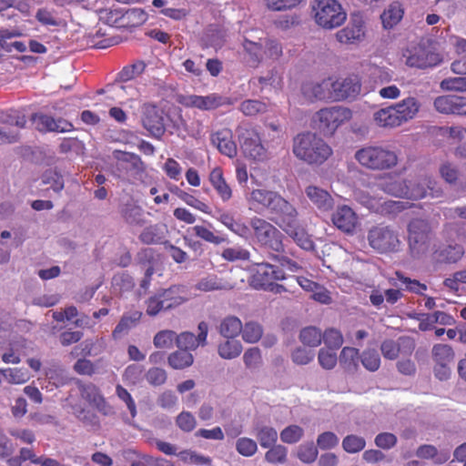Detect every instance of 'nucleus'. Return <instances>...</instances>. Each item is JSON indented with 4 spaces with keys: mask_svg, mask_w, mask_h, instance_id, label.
<instances>
[{
    "mask_svg": "<svg viewBox=\"0 0 466 466\" xmlns=\"http://www.w3.org/2000/svg\"><path fill=\"white\" fill-rule=\"evenodd\" d=\"M293 153L308 164L321 165L329 157L332 150L323 139L307 132L294 137Z\"/></svg>",
    "mask_w": 466,
    "mask_h": 466,
    "instance_id": "f257e3e1",
    "label": "nucleus"
},
{
    "mask_svg": "<svg viewBox=\"0 0 466 466\" xmlns=\"http://www.w3.org/2000/svg\"><path fill=\"white\" fill-rule=\"evenodd\" d=\"M420 103L409 96L399 103L381 108L373 114L375 123L381 127H396L413 119L419 113Z\"/></svg>",
    "mask_w": 466,
    "mask_h": 466,
    "instance_id": "f03ea898",
    "label": "nucleus"
},
{
    "mask_svg": "<svg viewBox=\"0 0 466 466\" xmlns=\"http://www.w3.org/2000/svg\"><path fill=\"white\" fill-rule=\"evenodd\" d=\"M355 159L362 167L370 170H385L398 163L396 153L381 146H368L357 150Z\"/></svg>",
    "mask_w": 466,
    "mask_h": 466,
    "instance_id": "7ed1b4c3",
    "label": "nucleus"
},
{
    "mask_svg": "<svg viewBox=\"0 0 466 466\" xmlns=\"http://www.w3.org/2000/svg\"><path fill=\"white\" fill-rule=\"evenodd\" d=\"M314 19L324 29H333L347 19V13L337 0H314L311 3Z\"/></svg>",
    "mask_w": 466,
    "mask_h": 466,
    "instance_id": "20e7f679",
    "label": "nucleus"
},
{
    "mask_svg": "<svg viewBox=\"0 0 466 466\" xmlns=\"http://www.w3.org/2000/svg\"><path fill=\"white\" fill-rule=\"evenodd\" d=\"M367 239L369 245L380 254L396 252L400 244L397 231L381 224L370 228Z\"/></svg>",
    "mask_w": 466,
    "mask_h": 466,
    "instance_id": "39448f33",
    "label": "nucleus"
},
{
    "mask_svg": "<svg viewBox=\"0 0 466 466\" xmlns=\"http://www.w3.org/2000/svg\"><path fill=\"white\" fill-rule=\"evenodd\" d=\"M249 286L256 289H268L270 283L285 279L284 271L270 263H258L257 268L244 272Z\"/></svg>",
    "mask_w": 466,
    "mask_h": 466,
    "instance_id": "423d86ee",
    "label": "nucleus"
},
{
    "mask_svg": "<svg viewBox=\"0 0 466 466\" xmlns=\"http://www.w3.org/2000/svg\"><path fill=\"white\" fill-rule=\"evenodd\" d=\"M238 137L243 154L253 160L260 161L266 158V149L255 128L250 126H239Z\"/></svg>",
    "mask_w": 466,
    "mask_h": 466,
    "instance_id": "0eeeda50",
    "label": "nucleus"
},
{
    "mask_svg": "<svg viewBox=\"0 0 466 466\" xmlns=\"http://www.w3.org/2000/svg\"><path fill=\"white\" fill-rule=\"evenodd\" d=\"M299 217L297 208L280 195L269 212V219L283 231L296 226L299 222Z\"/></svg>",
    "mask_w": 466,
    "mask_h": 466,
    "instance_id": "6e6552de",
    "label": "nucleus"
},
{
    "mask_svg": "<svg viewBox=\"0 0 466 466\" xmlns=\"http://www.w3.org/2000/svg\"><path fill=\"white\" fill-rule=\"evenodd\" d=\"M319 129L325 136H331L335 130L352 117L350 109L343 106H332L320 109L318 113Z\"/></svg>",
    "mask_w": 466,
    "mask_h": 466,
    "instance_id": "1a4fd4ad",
    "label": "nucleus"
},
{
    "mask_svg": "<svg viewBox=\"0 0 466 466\" xmlns=\"http://www.w3.org/2000/svg\"><path fill=\"white\" fill-rule=\"evenodd\" d=\"M430 223L426 219L414 218L408 225V240L412 257H418L427 249Z\"/></svg>",
    "mask_w": 466,
    "mask_h": 466,
    "instance_id": "9d476101",
    "label": "nucleus"
},
{
    "mask_svg": "<svg viewBox=\"0 0 466 466\" xmlns=\"http://www.w3.org/2000/svg\"><path fill=\"white\" fill-rule=\"evenodd\" d=\"M364 35V20L360 13L351 14L347 26L336 33V38L341 44H354Z\"/></svg>",
    "mask_w": 466,
    "mask_h": 466,
    "instance_id": "9b49d317",
    "label": "nucleus"
},
{
    "mask_svg": "<svg viewBox=\"0 0 466 466\" xmlns=\"http://www.w3.org/2000/svg\"><path fill=\"white\" fill-rule=\"evenodd\" d=\"M142 123L153 137H160L165 132L162 111L153 104L144 106Z\"/></svg>",
    "mask_w": 466,
    "mask_h": 466,
    "instance_id": "f8f14e48",
    "label": "nucleus"
},
{
    "mask_svg": "<svg viewBox=\"0 0 466 466\" xmlns=\"http://www.w3.org/2000/svg\"><path fill=\"white\" fill-rule=\"evenodd\" d=\"M304 193L310 204L320 212H329L335 206L331 194L319 186L310 184L305 187Z\"/></svg>",
    "mask_w": 466,
    "mask_h": 466,
    "instance_id": "ddd939ff",
    "label": "nucleus"
},
{
    "mask_svg": "<svg viewBox=\"0 0 466 466\" xmlns=\"http://www.w3.org/2000/svg\"><path fill=\"white\" fill-rule=\"evenodd\" d=\"M276 233L277 234H273L274 237L270 236V238L262 244L272 251V253L269 252V258L273 261L279 263L282 267L287 266L291 270L298 269V264L284 255V245L282 242L283 234L279 229Z\"/></svg>",
    "mask_w": 466,
    "mask_h": 466,
    "instance_id": "4468645a",
    "label": "nucleus"
},
{
    "mask_svg": "<svg viewBox=\"0 0 466 466\" xmlns=\"http://www.w3.org/2000/svg\"><path fill=\"white\" fill-rule=\"evenodd\" d=\"M179 102L187 107H196L200 110H213L226 104L227 99L213 93L208 96H185L180 98Z\"/></svg>",
    "mask_w": 466,
    "mask_h": 466,
    "instance_id": "2eb2a0df",
    "label": "nucleus"
},
{
    "mask_svg": "<svg viewBox=\"0 0 466 466\" xmlns=\"http://www.w3.org/2000/svg\"><path fill=\"white\" fill-rule=\"evenodd\" d=\"M34 127L40 132H68L73 126L64 119H54L44 114H35L32 116Z\"/></svg>",
    "mask_w": 466,
    "mask_h": 466,
    "instance_id": "dca6fc26",
    "label": "nucleus"
},
{
    "mask_svg": "<svg viewBox=\"0 0 466 466\" xmlns=\"http://www.w3.org/2000/svg\"><path fill=\"white\" fill-rule=\"evenodd\" d=\"M302 93L309 100H333L332 81L324 79L319 83H305L301 87Z\"/></svg>",
    "mask_w": 466,
    "mask_h": 466,
    "instance_id": "f3484780",
    "label": "nucleus"
},
{
    "mask_svg": "<svg viewBox=\"0 0 466 466\" xmlns=\"http://www.w3.org/2000/svg\"><path fill=\"white\" fill-rule=\"evenodd\" d=\"M331 220L339 230L351 234L358 224V217L351 208L343 205L332 214Z\"/></svg>",
    "mask_w": 466,
    "mask_h": 466,
    "instance_id": "a211bd4d",
    "label": "nucleus"
},
{
    "mask_svg": "<svg viewBox=\"0 0 466 466\" xmlns=\"http://www.w3.org/2000/svg\"><path fill=\"white\" fill-rule=\"evenodd\" d=\"M333 100L356 97L360 92V84L356 77H348L332 82Z\"/></svg>",
    "mask_w": 466,
    "mask_h": 466,
    "instance_id": "6ab92c4d",
    "label": "nucleus"
},
{
    "mask_svg": "<svg viewBox=\"0 0 466 466\" xmlns=\"http://www.w3.org/2000/svg\"><path fill=\"white\" fill-rule=\"evenodd\" d=\"M208 327L204 321L198 324V335L196 337L191 332H183L177 336V346L182 350H193L199 345H205L208 337Z\"/></svg>",
    "mask_w": 466,
    "mask_h": 466,
    "instance_id": "aec40b11",
    "label": "nucleus"
},
{
    "mask_svg": "<svg viewBox=\"0 0 466 466\" xmlns=\"http://www.w3.org/2000/svg\"><path fill=\"white\" fill-rule=\"evenodd\" d=\"M441 62L439 54L428 51L424 48H415L406 59V65L410 67L428 68L437 66Z\"/></svg>",
    "mask_w": 466,
    "mask_h": 466,
    "instance_id": "412c9836",
    "label": "nucleus"
},
{
    "mask_svg": "<svg viewBox=\"0 0 466 466\" xmlns=\"http://www.w3.org/2000/svg\"><path fill=\"white\" fill-rule=\"evenodd\" d=\"M116 22H118L120 26L132 28L144 25L147 19V13L142 8H127L115 11Z\"/></svg>",
    "mask_w": 466,
    "mask_h": 466,
    "instance_id": "4be33fe9",
    "label": "nucleus"
},
{
    "mask_svg": "<svg viewBox=\"0 0 466 466\" xmlns=\"http://www.w3.org/2000/svg\"><path fill=\"white\" fill-rule=\"evenodd\" d=\"M377 185L383 192L397 198H405L408 192V181L393 175L381 177Z\"/></svg>",
    "mask_w": 466,
    "mask_h": 466,
    "instance_id": "5701e85b",
    "label": "nucleus"
},
{
    "mask_svg": "<svg viewBox=\"0 0 466 466\" xmlns=\"http://www.w3.org/2000/svg\"><path fill=\"white\" fill-rule=\"evenodd\" d=\"M120 213L123 219L132 226H142L145 223L143 208L134 201L122 204Z\"/></svg>",
    "mask_w": 466,
    "mask_h": 466,
    "instance_id": "b1692460",
    "label": "nucleus"
},
{
    "mask_svg": "<svg viewBox=\"0 0 466 466\" xmlns=\"http://www.w3.org/2000/svg\"><path fill=\"white\" fill-rule=\"evenodd\" d=\"M159 293L167 309L176 308L187 300V291L184 287L173 286Z\"/></svg>",
    "mask_w": 466,
    "mask_h": 466,
    "instance_id": "393cba45",
    "label": "nucleus"
},
{
    "mask_svg": "<svg viewBox=\"0 0 466 466\" xmlns=\"http://www.w3.org/2000/svg\"><path fill=\"white\" fill-rule=\"evenodd\" d=\"M235 323L240 329L242 339L248 343L258 342L263 335V327L258 321H248L242 326L240 319L235 317Z\"/></svg>",
    "mask_w": 466,
    "mask_h": 466,
    "instance_id": "a878e982",
    "label": "nucleus"
},
{
    "mask_svg": "<svg viewBox=\"0 0 466 466\" xmlns=\"http://www.w3.org/2000/svg\"><path fill=\"white\" fill-rule=\"evenodd\" d=\"M167 232V228L165 224H154L146 227L138 238L144 244H157L166 238Z\"/></svg>",
    "mask_w": 466,
    "mask_h": 466,
    "instance_id": "bb28decb",
    "label": "nucleus"
},
{
    "mask_svg": "<svg viewBox=\"0 0 466 466\" xmlns=\"http://www.w3.org/2000/svg\"><path fill=\"white\" fill-rule=\"evenodd\" d=\"M421 316L425 318H417L420 320L419 324V329L420 330L431 329L434 323L448 326L455 323L454 319L443 311H435L432 314H422Z\"/></svg>",
    "mask_w": 466,
    "mask_h": 466,
    "instance_id": "cd10ccee",
    "label": "nucleus"
},
{
    "mask_svg": "<svg viewBox=\"0 0 466 466\" xmlns=\"http://www.w3.org/2000/svg\"><path fill=\"white\" fill-rule=\"evenodd\" d=\"M244 60L251 67H257L263 56L262 45L244 38Z\"/></svg>",
    "mask_w": 466,
    "mask_h": 466,
    "instance_id": "c85d7f7f",
    "label": "nucleus"
},
{
    "mask_svg": "<svg viewBox=\"0 0 466 466\" xmlns=\"http://www.w3.org/2000/svg\"><path fill=\"white\" fill-rule=\"evenodd\" d=\"M141 317L142 313L138 310H133L124 314L113 331L112 335L114 339H118L123 334L127 333L129 329L137 326Z\"/></svg>",
    "mask_w": 466,
    "mask_h": 466,
    "instance_id": "c756f323",
    "label": "nucleus"
},
{
    "mask_svg": "<svg viewBox=\"0 0 466 466\" xmlns=\"http://www.w3.org/2000/svg\"><path fill=\"white\" fill-rule=\"evenodd\" d=\"M250 226L254 231V234L261 244L266 242L268 238L274 237L273 234H277L278 228L265 219L255 218L250 221Z\"/></svg>",
    "mask_w": 466,
    "mask_h": 466,
    "instance_id": "7c9ffc66",
    "label": "nucleus"
},
{
    "mask_svg": "<svg viewBox=\"0 0 466 466\" xmlns=\"http://www.w3.org/2000/svg\"><path fill=\"white\" fill-rule=\"evenodd\" d=\"M359 360V350L351 347L343 348L339 357V361L342 368L351 373L357 371Z\"/></svg>",
    "mask_w": 466,
    "mask_h": 466,
    "instance_id": "2f4dec72",
    "label": "nucleus"
},
{
    "mask_svg": "<svg viewBox=\"0 0 466 466\" xmlns=\"http://www.w3.org/2000/svg\"><path fill=\"white\" fill-rule=\"evenodd\" d=\"M212 142L217 146L218 149L228 157H233V140L230 130L224 129L218 131L212 137Z\"/></svg>",
    "mask_w": 466,
    "mask_h": 466,
    "instance_id": "473e14b6",
    "label": "nucleus"
},
{
    "mask_svg": "<svg viewBox=\"0 0 466 466\" xmlns=\"http://www.w3.org/2000/svg\"><path fill=\"white\" fill-rule=\"evenodd\" d=\"M463 253V248L458 244L444 246L435 252L438 261L441 263H455Z\"/></svg>",
    "mask_w": 466,
    "mask_h": 466,
    "instance_id": "72a5a7b5",
    "label": "nucleus"
},
{
    "mask_svg": "<svg viewBox=\"0 0 466 466\" xmlns=\"http://www.w3.org/2000/svg\"><path fill=\"white\" fill-rule=\"evenodd\" d=\"M294 241L305 250H313L315 248L314 242L310 236L305 231L299 222L296 226L292 227L290 230L285 231Z\"/></svg>",
    "mask_w": 466,
    "mask_h": 466,
    "instance_id": "f704fd0d",
    "label": "nucleus"
},
{
    "mask_svg": "<svg viewBox=\"0 0 466 466\" xmlns=\"http://www.w3.org/2000/svg\"><path fill=\"white\" fill-rule=\"evenodd\" d=\"M299 339L304 346L316 348L322 341V332L315 326H308L300 330Z\"/></svg>",
    "mask_w": 466,
    "mask_h": 466,
    "instance_id": "c9c22d12",
    "label": "nucleus"
},
{
    "mask_svg": "<svg viewBox=\"0 0 466 466\" xmlns=\"http://www.w3.org/2000/svg\"><path fill=\"white\" fill-rule=\"evenodd\" d=\"M403 16V10L398 2H394L388 9L384 10L380 18L384 28H392L396 25Z\"/></svg>",
    "mask_w": 466,
    "mask_h": 466,
    "instance_id": "e433bc0d",
    "label": "nucleus"
},
{
    "mask_svg": "<svg viewBox=\"0 0 466 466\" xmlns=\"http://www.w3.org/2000/svg\"><path fill=\"white\" fill-rule=\"evenodd\" d=\"M171 191L175 193L187 206L205 214H211L210 207L195 196L179 189L177 187H175L174 189H171Z\"/></svg>",
    "mask_w": 466,
    "mask_h": 466,
    "instance_id": "4c0bfd02",
    "label": "nucleus"
},
{
    "mask_svg": "<svg viewBox=\"0 0 466 466\" xmlns=\"http://www.w3.org/2000/svg\"><path fill=\"white\" fill-rule=\"evenodd\" d=\"M279 194L275 191L265 189H255L251 192L252 201L262 205L269 213L273 205L276 203Z\"/></svg>",
    "mask_w": 466,
    "mask_h": 466,
    "instance_id": "58836bf2",
    "label": "nucleus"
},
{
    "mask_svg": "<svg viewBox=\"0 0 466 466\" xmlns=\"http://www.w3.org/2000/svg\"><path fill=\"white\" fill-rule=\"evenodd\" d=\"M431 357L435 364H450L453 361L455 353L447 344H435L431 350Z\"/></svg>",
    "mask_w": 466,
    "mask_h": 466,
    "instance_id": "ea45409f",
    "label": "nucleus"
},
{
    "mask_svg": "<svg viewBox=\"0 0 466 466\" xmlns=\"http://www.w3.org/2000/svg\"><path fill=\"white\" fill-rule=\"evenodd\" d=\"M3 378L10 384H24L31 375L25 368H6L2 370Z\"/></svg>",
    "mask_w": 466,
    "mask_h": 466,
    "instance_id": "a19ab883",
    "label": "nucleus"
},
{
    "mask_svg": "<svg viewBox=\"0 0 466 466\" xmlns=\"http://www.w3.org/2000/svg\"><path fill=\"white\" fill-rule=\"evenodd\" d=\"M35 17L39 24L46 27H56L61 25V19L58 17L56 11L52 8H39Z\"/></svg>",
    "mask_w": 466,
    "mask_h": 466,
    "instance_id": "79ce46f5",
    "label": "nucleus"
},
{
    "mask_svg": "<svg viewBox=\"0 0 466 466\" xmlns=\"http://www.w3.org/2000/svg\"><path fill=\"white\" fill-rule=\"evenodd\" d=\"M209 180L223 199L230 198L231 189L226 184L223 178L222 170L220 168L216 167L211 171L209 175Z\"/></svg>",
    "mask_w": 466,
    "mask_h": 466,
    "instance_id": "37998d69",
    "label": "nucleus"
},
{
    "mask_svg": "<svg viewBox=\"0 0 466 466\" xmlns=\"http://www.w3.org/2000/svg\"><path fill=\"white\" fill-rule=\"evenodd\" d=\"M194 358L186 350H178L168 356V364L176 370L185 369L192 365Z\"/></svg>",
    "mask_w": 466,
    "mask_h": 466,
    "instance_id": "c03bdc74",
    "label": "nucleus"
},
{
    "mask_svg": "<svg viewBox=\"0 0 466 466\" xmlns=\"http://www.w3.org/2000/svg\"><path fill=\"white\" fill-rule=\"evenodd\" d=\"M256 437L260 446L267 449L276 444L278 432L272 427L262 426L257 429Z\"/></svg>",
    "mask_w": 466,
    "mask_h": 466,
    "instance_id": "a18cd8bd",
    "label": "nucleus"
},
{
    "mask_svg": "<svg viewBox=\"0 0 466 466\" xmlns=\"http://www.w3.org/2000/svg\"><path fill=\"white\" fill-rule=\"evenodd\" d=\"M450 135L452 138L459 140V145L455 148L454 155L457 157L466 159V127H451Z\"/></svg>",
    "mask_w": 466,
    "mask_h": 466,
    "instance_id": "49530a36",
    "label": "nucleus"
},
{
    "mask_svg": "<svg viewBox=\"0 0 466 466\" xmlns=\"http://www.w3.org/2000/svg\"><path fill=\"white\" fill-rule=\"evenodd\" d=\"M360 360L364 368L371 372L380 369V358L378 351L374 349L365 350L361 355H360Z\"/></svg>",
    "mask_w": 466,
    "mask_h": 466,
    "instance_id": "de8ad7c7",
    "label": "nucleus"
},
{
    "mask_svg": "<svg viewBox=\"0 0 466 466\" xmlns=\"http://www.w3.org/2000/svg\"><path fill=\"white\" fill-rule=\"evenodd\" d=\"M457 96H441L435 98L434 107L442 114H455Z\"/></svg>",
    "mask_w": 466,
    "mask_h": 466,
    "instance_id": "09e8293b",
    "label": "nucleus"
},
{
    "mask_svg": "<svg viewBox=\"0 0 466 466\" xmlns=\"http://www.w3.org/2000/svg\"><path fill=\"white\" fill-rule=\"evenodd\" d=\"M288 450L285 446L278 444L269 447V450L265 454V460L268 463H285L287 461Z\"/></svg>",
    "mask_w": 466,
    "mask_h": 466,
    "instance_id": "8fccbe9b",
    "label": "nucleus"
},
{
    "mask_svg": "<svg viewBox=\"0 0 466 466\" xmlns=\"http://www.w3.org/2000/svg\"><path fill=\"white\" fill-rule=\"evenodd\" d=\"M177 342V334L169 329L157 332L154 337V346L158 349H170Z\"/></svg>",
    "mask_w": 466,
    "mask_h": 466,
    "instance_id": "3c124183",
    "label": "nucleus"
},
{
    "mask_svg": "<svg viewBox=\"0 0 466 466\" xmlns=\"http://www.w3.org/2000/svg\"><path fill=\"white\" fill-rule=\"evenodd\" d=\"M366 441L363 437L350 434L342 441V448L349 453H357L365 448Z\"/></svg>",
    "mask_w": 466,
    "mask_h": 466,
    "instance_id": "603ef678",
    "label": "nucleus"
},
{
    "mask_svg": "<svg viewBox=\"0 0 466 466\" xmlns=\"http://www.w3.org/2000/svg\"><path fill=\"white\" fill-rule=\"evenodd\" d=\"M322 340L330 350H338L343 344V337L340 331L335 329H326L322 333Z\"/></svg>",
    "mask_w": 466,
    "mask_h": 466,
    "instance_id": "864d4df0",
    "label": "nucleus"
},
{
    "mask_svg": "<svg viewBox=\"0 0 466 466\" xmlns=\"http://www.w3.org/2000/svg\"><path fill=\"white\" fill-rule=\"evenodd\" d=\"M195 235L205 241L220 244L228 240V238L222 235H216L214 232L203 226H195L193 228Z\"/></svg>",
    "mask_w": 466,
    "mask_h": 466,
    "instance_id": "5fc2aeb1",
    "label": "nucleus"
},
{
    "mask_svg": "<svg viewBox=\"0 0 466 466\" xmlns=\"http://www.w3.org/2000/svg\"><path fill=\"white\" fill-rule=\"evenodd\" d=\"M315 357L312 350H308L304 347L299 346L291 352V360L297 365H307L313 360Z\"/></svg>",
    "mask_w": 466,
    "mask_h": 466,
    "instance_id": "6e6d98bb",
    "label": "nucleus"
},
{
    "mask_svg": "<svg viewBox=\"0 0 466 466\" xmlns=\"http://www.w3.org/2000/svg\"><path fill=\"white\" fill-rule=\"evenodd\" d=\"M303 429L298 425H290L280 432V439L285 443H296L303 436Z\"/></svg>",
    "mask_w": 466,
    "mask_h": 466,
    "instance_id": "4d7b16f0",
    "label": "nucleus"
},
{
    "mask_svg": "<svg viewBox=\"0 0 466 466\" xmlns=\"http://www.w3.org/2000/svg\"><path fill=\"white\" fill-rule=\"evenodd\" d=\"M42 183L46 185L49 184L55 192H60L64 188L62 176L53 170H48L43 174Z\"/></svg>",
    "mask_w": 466,
    "mask_h": 466,
    "instance_id": "13d9d810",
    "label": "nucleus"
},
{
    "mask_svg": "<svg viewBox=\"0 0 466 466\" xmlns=\"http://www.w3.org/2000/svg\"><path fill=\"white\" fill-rule=\"evenodd\" d=\"M144 69L145 64L143 62H137L132 66H126L118 73V79L121 82H128L139 76Z\"/></svg>",
    "mask_w": 466,
    "mask_h": 466,
    "instance_id": "bf43d9fd",
    "label": "nucleus"
},
{
    "mask_svg": "<svg viewBox=\"0 0 466 466\" xmlns=\"http://www.w3.org/2000/svg\"><path fill=\"white\" fill-rule=\"evenodd\" d=\"M165 174L172 180L178 181L182 176V167L174 158L169 157L162 166Z\"/></svg>",
    "mask_w": 466,
    "mask_h": 466,
    "instance_id": "052dcab7",
    "label": "nucleus"
},
{
    "mask_svg": "<svg viewBox=\"0 0 466 466\" xmlns=\"http://www.w3.org/2000/svg\"><path fill=\"white\" fill-rule=\"evenodd\" d=\"M319 365L325 370H332L338 361L337 354L330 350L320 349L318 354Z\"/></svg>",
    "mask_w": 466,
    "mask_h": 466,
    "instance_id": "680f3d73",
    "label": "nucleus"
},
{
    "mask_svg": "<svg viewBox=\"0 0 466 466\" xmlns=\"http://www.w3.org/2000/svg\"><path fill=\"white\" fill-rule=\"evenodd\" d=\"M240 110L246 116H255L267 111V105L258 100H246L241 103Z\"/></svg>",
    "mask_w": 466,
    "mask_h": 466,
    "instance_id": "e2e57ef3",
    "label": "nucleus"
},
{
    "mask_svg": "<svg viewBox=\"0 0 466 466\" xmlns=\"http://www.w3.org/2000/svg\"><path fill=\"white\" fill-rule=\"evenodd\" d=\"M441 177L450 185H455L459 178V170L456 166L446 162L441 165L439 168Z\"/></svg>",
    "mask_w": 466,
    "mask_h": 466,
    "instance_id": "0e129e2a",
    "label": "nucleus"
},
{
    "mask_svg": "<svg viewBox=\"0 0 466 466\" xmlns=\"http://www.w3.org/2000/svg\"><path fill=\"white\" fill-rule=\"evenodd\" d=\"M441 87L448 91H466V76L445 78L441 82Z\"/></svg>",
    "mask_w": 466,
    "mask_h": 466,
    "instance_id": "69168bd1",
    "label": "nucleus"
},
{
    "mask_svg": "<svg viewBox=\"0 0 466 466\" xmlns=\"http://www.w3.org/2000/svg\"><path fill=\"white\" fill-rule=\"evenodd\" d=\"M427 196L426 184H424V177L420 181L411 184L408 182V192L405 195L406 198L420 199Z\"/></svg>",
    "mask_w": 466,
    "mask_h": 466,
    "instance_id": "338daca9",
    "label": "nucleus"
},
{
    "mask_svg": "<svg viewBox=\"0 0 466 466\" xmlns=\"http://www.w3.org/2000/svg\"><path fill=\"white\" fill-rule=\"evenodd\" d=\"M317 456L318 450L312 442L299 446L298 451V458L301 461L305 463H311L317 459Z\"/></svg>",
    "mask_w": 466,
    "mask_h": 466,
    "instance_id": "774afa93",
    "label": "nucleus"
}]
</instances>
